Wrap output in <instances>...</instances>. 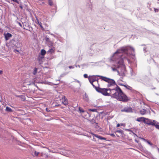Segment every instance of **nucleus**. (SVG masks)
Wrapping results in <instances>:
<instances>
[{"mask_svg": "<svg viewBox=\"0 0 159 159\" xmlns=\"http://www.w3.org/2000/svg\"><path fill=\"white\" fill-rule=\"evenodd\" d=\"M132 133L133 134V135H134V137H135V136H136L137 137H138V136H137V135L135 134L134 132H132Z\"/></svg>", "mask_w": 159, "mask_h": 159, "instance_id": "obj_47", "label": "nucleus"}, {"mask_svg": "<svg viewBox=\"0 0 159 159\" xmlns=\"http://www.w3.org/2000/svg\"><path fill=\"white\" fill-rule=\"evenodd\" d=\"M114 132L115 133H119L121 134V135L122 136L124 134V131L121 129L116 130Z\"/></svg>", "mask_w": 159, "mask_h": 159, "instance_id": "obj_21", "label": "nucleus"}, {"mask_svg": "<svg viewBox=\"0 0 159 159\" xmlns=\"http://www.w3.org/2000/svg\"><path fill=\"white\" fill-rule=\"evenodd\" d=\"M143 51L144 52H147V48L146 47H144L143 48Z\"/></svg>", "mask_w": 159, "mask_h": 159, "instance_id": "obj_45", "label": "nucleus"}, {"mask_svg": "<svg viewBox=\"0 0 159 159\" xmlns=\"http://www.w3.org/2000/svg\"><path fill=\"white\" fill-rule=\"evenodd\" d=\"M83 99L85 101L89 102V98L88 95L86 93H85L84 95H83Z\"/></svg>", "mask_w": 159, "mask_h": 159, "instance_id": "obj_15", "label": "nucleus"}, {"mask_svg": "<svg viewBox=\"0 0 159 159\" xmlns=\"http://www.w3.org/2000/svg\"><path fill=\"white\" fill-rule=\"evenodd\" d=\"M109 84L111 87L116 85H114V84Z\"/></svg>", "mask_w": 159, "mask_h": 159, "instance_id": "obj_50", "label": "nucleus"}, {"mask_svg": "<svg viewBox=\"0 0 159 159\" xmlns=\"http://www.w3.org/2000/svg\"><path fill=\"white\" fill-rule=\"evenodd\" d=\"M69 73V72H65L62 73L61 75L59 78V80H58L59 81H60V80L61 79V78L64 77L66 75H67Z\"/></svg>", "mask_w": 159, "mask_h": 159, "instance_id": "obj_22", "label": "nucleus"}, {"mask_svg": "<svg viewBox=\"0 0 159 159\" xmlns=\"http://www.w3.org/2000/svg\"><path fill=\"white\" fill-rule=\"evenodd\" d=\"M46 111H47V112H50V110H49L48 109V108H46Z\"/></svg>", "mask_w": 159, "mask_h": 159, "instance_id": "obj_54", "label": "nucleus"}, {"mask_svg": "<svg viewBox=\"0 0 159 159\" xmlns=\"http://www.w3.org/2000/svg\"><path fill=\"white\" fill-rule=\"evenodd\" d=\"M122 86H124L125 87L126 86V85H125V84H122Z\"/></svg>", "mask_w": 159, "mask_h": 159, "instance_id": "obj_63", "label": "nucleus"}, {"mask_svg": "<svg viewBox=\"0 0 159 159\" xmlns=\"http://www.w3.org/2000/svg\"><path fill=\"white\" fill-rule=\"evenodd\" d=\"M6 111L8 112H12L13 111V110L10 107L7 106L6 108Z\"/></svg>", "mask_w": 159, "mask_h": 159, "instance_id": "obj_23", "label": "nucleus"}, {"mask_svg": "<svg viewBox=\"0 0 159 159\" xmlns=\"http://www.w3.org/2000/svg\"><path fill=\"white\" fill-rule=\"evenodd\" d=\"M38 24H39V25H40L41 28L43 29V26H42V24L40 22V23H39V22H38Z\"/></svg>", "mask_w": 159, "mask_h": 159, "instance_id": "obj_40", "label": "nucleus"}, {"mask_svg": "<svg viewBox=\"0 0 159 159\" xmlns=\"http://www.w3.org/2000/svg\"><path fill=\"white\" fill-rule=\"evenodd\" d=\"M46 53L47 52L44 49H42L40 51V54L41 55L44 56Z\"/></svg>", "mask_w": 159, "mask_h": 159, "instance_id": "obj_19", "label": "nucleus"}, {"mask_svg": "<svg viewBox=\"0 0 159 159\" xmlns=\"http://www.w3.org/2000/svg\"><path fill=\"white\" fill-rule=\"evenodd\" d=\"M44 39L47 43V45L49 47H52L53 43L49 39L48 37L46 36L45 37Z\"/></svg>", "mask_w": 159, "mask_h": 159, "instance_id": "obj_10", "label": "nucleus"}, {"mask_svg": "<svg viewBox=\"0 0 159 159\" xmlns=\"http://www.w3.org/2000/svg\"><path fill=\"white\" fill-rule=\"evenodd\" d=\"M149 78L147 76H145L142 79H137V81L142 83H147L148 81Z\"/></svg>", "mask_w": 159, "mask_h": 159, "instance_id": "obj_9", "label": "nucleus"}, {"mask_svg": "<svg viewBox=\"0 0 159 159\" xmlns=\"http://www.w3.org/2000/svg\"><path fill=\"white\" fill-rule=\"evenodd\" d=\"M91 121H92L93 124L94 123H95L96 124V126H98V127H99V126H98V123H96V121L95 119H94L93 118L91 120Z\"/></svg>", "mask_w": 159, "mask_h": 159, "instance_id": "obj_31", "label": "nucleus"}, {"mask_svg": "<svg viewBox=\"0 0 159 159\" xmlns=\"http://www.w3.org/2000/svg\"><path fill=\"white\" fill-rule=\"evenodd\" d=\"M152 122L153 123H156L157 122V121L154 120H152Z\"/></svg>", "mask_w": 159, "mask_h": 159, "instance_id": "obj_59", "label": "nucleus"}, {"mask_svg": "<svg viewBox=\"0 0 159 159\" xmlns=\"http://www.w3.org/2000/svg\"><path fill=\"white\" fill-rule=\"evenodd\" d=\"M4 36L5 40L6 41H7L12 37V35L11 33L7 32V33H4Z\"/></svg>", "mask_w": 159, "mask_h": 159, "instance_id": "obj_11", "label": "nucleus"}, {"mask_svg": "<svg viewBox=\"0 0 159 159\" xmlns=\"http://www.w3.org/2000/svg\"><path fill=\"white\" fill-rule=\"evenodd\" d=\"M140 138L143 140H144L145 141H146L147 143L149 145H152V143L150 142L149 141L147 140H146L145 139L143 138Z\"/></svg>", "mask_w": 159, "mask_h": 159, "instance_id": "obj_29", "label": "nucleus"}, {"mask_svg": "<svg viewBox=\"0 0 159 159\" xmlns=\"http://www.w3.org/2000/svg\"><path fill=\"white\" fill-rule=\"evenodd\" d=\"M125 87L126 88H127V89H129V90H130V89H129V88H128L127 86V85H126V87Z\"/></svg>", "mask_w": 159, "mask_h": 159, "instance_id": "obj_62", "label": "nucleus"}, {"mask_svg": "<svg viewBox=\"0 0 159 159\" xmlns=\"http://www.w3.org/2000/svg\"><path fill=\"white\" fill-rule=\"evenodd\" d=\"M38 69L36 67H35L34 70V71L33 73L34 75H35L37 73Z\"/></svg>", "mask_w": 159, "mask_h": 159, "instance_id": "obj_30", "label": "nucleus"}, {"mask_svg": "<svg viewBox=\"0 0 159 159\" xmlns=\"http://www.w3.org/2000/svg\"><path fill=\"white\" fill-rule=\"evenodd\" d=\"M116 86V87L115 88L113 89L111 88L112 89H114L113 91H116L115 93L113 94L112 96L115 95L116 96V95H117V94H118L119 93H120L123 92L120 88L118 86L117 84V85Z\"/></svg>", "mask_w": 159, "mask_h": 159, "instance_id": "obj_6", "label": "nucleus"}, {"mask_svg": "<svg viewBox=\"0 0 159 159\" xmlns=\"http://www.w3.org/2000/svg\"><path fill=\"white\" fill-rule=\"evenodd\" d=\"M145 120H142V121L148 125L153 126L154 123L152 122V120L148 118H145Z\"/></svg>", "mask_w": 159, "mask_h": 159, "instance_id": "obj_8", "label": "nucleus"}, {"mask_svg": "<svg viewBox=\"0 0 159 159\" xmlns=\"http://www.w3.org/2000/svg\"><path fill=\"white\" fill-rule=\"evenodd\" d=\"M11 1H12L14 2H15L18 4H19V2L18 1V0H11Z\"/></svg>", "mask_w": 159, "mask_h": 159, "instance_id": "obj_43", "label": "nucleus"}, {"mask_svg": "<svg viewBox=\"0 0 159 159\" xmlns=\"http://www.w3.org/2000/svg\"><path fill=\"white\" fill-rule=\"evenodd\" d=\"M146 111L145 109H143L139 111V113L142 115H144L146 113Z\"/></svg>", "mask_w": 159, "mask_h": 159, "instance_id": "obj_18", "label": "nucleus"}, {"mask_svg": "<svg viewBox=\"0 0 159 159\" xmlns=\"http://www.w3.org/2000/svg\"><path fill=\"white\" fill-rule=\"evenodd\" d=\"M130 75L132 76H134L136 75V73L134 72L132 69L130 70Z\"/></svg>", "mask_w": 159, "mask_h": 159, "instance_id": "obj_27", "label": "nucleus"}, {"mask_svg": "<svg viewBox=\"0 0 159 159\" xmlns=\"http://www.w3.org/2000/svg\"><path fill=\"white\" fill-rule=\"evenodd\" d=\"M125 129L126 131H130L131 132H132H132H133L132 130H131L130 129Z\"/></svg>", "mask_w": 159, "mask_h": 159, "instance_id": "obj_37", "label": "nucleus"}, {"mask_svg": "<svg viewBox=\"0 0 159 159\" xmlns=\"http://www.w3.org/2000/svg\"><path fill=\"white\" fill-rule=\"evenodd\" d=\"M120 124L118 123V124L117 125H116V127H120Z\"/></svg>", "mask_w": 159, "mask_h": 159, "instance_id": "obj_49", "label": "nucleus"}, {"mask_svg": "<svg viewBox=\"0 0 159 159\" xmlns=\"http://www.w3.org/2000/svg\"><path fill=\"white\" fill-rule=\"evenodd\" d=\"M84 78H88V75L87 74H85L84 75Z\"/></svg>", "mask_w": 159, "mask_h": 159, "instance_id": "obj_42", "label": "nucleus"}, {"mask_svg": "<svg viewBox=\"0 0 159 159\" xmlns=\"http://www.w3.org/2000/svg\"><path fill=\"white\" fill-rule=\"evenodd\" d=\"M109 135L114 138L116 137L115 135L114 134H109Z\"/></svg>", "mask_w": 159, "mask_h": 159, "instance_id": "obj_44", "label": "nucleus"}, {"mask_svg": "<svg viewBox=\"0 0 159 159\" xmlns=\"http://www.w3.org/2000/svg\"><path fill=\"white\" fill-rule=\"evenodd\" d=\"M134 52V49L129 46L121 47L117 49L110 58V61L114 62L113 65L116 67L112 68V70L117 71L118 74L120 73L122 76L125 75V67L124 59L125 58L123 57L122 54H125L128 56L130 55L134 56L133 53Z\"/></svg>", "mask_w": 159, "mask_h": 159, "instance_id": "obj_1", "label": "nucleus"}, {"mask_svg": "<svg viewBox=\"0 0 159 159\" xmlns=\"http://www.w3.org/2000/svg\"><path fill=\"white\" fill-rule=\"evenodd\" d=\"M122 112H124L126 113H131L133 112V110L131 107H125L124 109L121 110Z\"/></svg>", "mask_w": 159, "mask_h": 159, "instance_id": "obj_7", "label": "nucleus"}, {"mask_svg": "<svg viewBox=\"0 0 159 159\" xmlns=\"http://www.w3.org/2000/svg\"><path fill=\"white\" fill-rule=\"evenodd\" d=\"M68 68L70 69H74V67L73 66H68Z\"/></svg>", "mask_w": 159, "mask_h": 159, "instance_id": "obj_46", "label": "nucleus"}, {"mask_svg": "<svg viewBox=\"0 0 159 159\" xmlns=\"http://www.w3.org/2000/svg\"><path fill=\"white\" fill-rule=\"evenodd\" d=\"M27 27L28 28L27 29H26V30H29L30 32H32L33 31V28L30 25H28Z\"/></svg>", "mask_w": 159, "mask_h": 159, "instance_id": "obj_20", "label": "nucleus"}, {"mask_svg": "<svg viewBox=\"0 0 159 159\" xmlns=\"http://www.w3.org/2000/svg\"><path fill=\"white\" fill-rule=\"evenodd\" d=\"M17 23L18 24V25H19V26L21 27L22 28H23L22 25V24L20 22L17 21Z\"/></svg>", "mask_w": 159, "mask_h": 159, "instance_id": "obj_41", "label": "nucleus"}, {"mask_svg": "<svg viewBox=\"0 0 159 159\" xmlns=\"http://www.w3.org/2000/svg\"><path fill=\"white\" fill-rule=\"evenodd\" d=\"M44 58V56H40L39 55L38 57V60L39 61H41L42 59Z\"/></svg>", "mask_w": 159, "mask_h": 159, "instance_id": "obj_25", "label": "nucleus"}, {"mask_svg": "<svg viewBox=\"0 0 159 159\" xmlns=\"http://www.w3.org/2000/svg\"><path fill=\"white\" fill-rule=\"evenodd\" d=\"M153 126H155L157 129H159V125L154 123Z\"/></svg>", "mask_w": 159, "mask_h": 159, "instance_id": "obj_35", "label": "nucleus"}, {"mask_svg": "<svg viewBox=\"0 0 159 159\" xmlns=\"http://www.w3.org/2000/svg\"><path fill=\"white\" fill-rule=\"evenodd\" d=\"M15 96L18 98H20L22 101H25V95H15Z\"/></svg>", "mask_w": 159, "mask_h": 159, "instance_id": "obj_17", "label": "nucleus"}, {"mask_svg": "<svg viewBox=\"0 0 159 159\" xmlns=\"http://www.w3.org/2000/svg\"><path fill=\"white\" fill-rule=\"evenodd\" d=\"M48 3L50 6H52L53 5V2L51 0H48Z\"/></svg>", "mask_w": 159, "mask_h": 159, "instance_id": "obj_32", "label": "nucleus"}, {"mask_svg": "<svg viewBox=\"0 0 159 159\" xmlns=\"http://www.w3.org/2000/svg\"><path fill=\"white\" fill-rule=\"evenodd\" d=\"M55 52V48L52 47L47 52V54L51 55Z\"/></svg>", "mask_w": 159, "mask_h": 159, "instance_id": "obj_14", "label": "nucleus"}, {"mask_svg": "<svg viewBox=\"0 0 159 159\" xmlns=\"http://www.w3.org/2000/svg\"><path fill=\"white\" fill-rule=\"evenodd\" d=\"M79 111L80 113H83L84 112V109L80 107H79Z\"/></svg>", "mask_w": 159, "mask_h": 159, "instance_id": "obj_28", "label": "nucleus"}, {"mask_svg": "<svg viewBox=\"0 0 159 159\" xmlns=\"http://www.w3.org/2000/svg\"><path fill=\"white\" fill-rule=\"evenodd\" d=\"M97 76L100 77V79H101L102 80L107 82L109 84H114V85H117V84H116L115 81L113 79L102 76Z\"/></svg>", "mask_w": 159, "mask_h": 159, "instance_id": "obj_5", "label": "nucleus"}, {"mask_svg": "<svg viewBox=\"0 0 159 159\" xmlns=\"http://www.w3.org/2000/svg\"><path fill=\"white\" fill-rule=\"evenodd\" d=\"M39 153V152H37L36 151L34 152V155L36 157L38 156Z\"/></svg>", "mask_w": 159, "mask_h": 159, "instance_id": "obj_36", "label": "nucleus"}, {"mask_svg": "<svg viewBox=\"0 0 159 159\" xmlns=\"http://www.w3.org/2000/svg\"><path fill=\"white\" fill-rule=\"evenodd\" d=\"M116 95L112 96V97L113 98L116 99L118 101L126 102L129 100L126 95L123 92L117 94Z\"/></svg>", "mask_w": 159, "mask_h": 159, "instance_id": "obj_3", "label": "nucleus"}, {"mask_svg": "<svg viewBox=\"0 0 159 159\" xmlns=\"http://www.w3.org/2000/svg\"><path fill=\"white\" fill-rule=\"evenodd\" d=\"M89 82L93 86V88H94L96 90H97V88H98V87L96 86L93 84V82L90 79V78H89Z\"/></svg>", "mask_w": 159, "mask_h": 159, "instance_id": "obj_16", "label": "nucleus"}, {"mask_svg": "<svg viewBox=\"0 0 159 159\" xmlns=\"http://www.w3.org/2000/svg\"><path fill=\"white\" fill-rule=\"evenodd\" d=\"M20 36H16L14 38L11 39L9 41L10 45L12 47L17 48L20 46Z\"/></svg>", "mask_w": 159, "mask_h": 159, "instance_id": "obj_4", "label": "nucleus"}, {"mask_svg": "<svg viewBox=\"0 0 159 159\" xmlns=\"http://www.w3.org/2000/svg\"><path fill=\"white\" fill-rule=\"evenodd\" d=\"M100 85L98 84V86L96 91L98 93L102 94L103 95L106 96H111V93H109L108 91L111 92L114 90V89H112L111 88H101L100 87Z\"/></svg>", "mask_w": 159, "mask_h": 159, "instance_id": "obj_2", "label": "nucleus"}, {"mask_svg": "<svg viewBox=\"0 0 159 159\" xmlns=\"http://www.w3.org/2000/svg\"><path fill=\"white\" fill-rule=\"evenodd\" d=\"M19 7H20V8H21V9H23V6H22V5H20L19 6Z\"/></svg>", "mask_w": 159, "mask_h": 159, "instance_id": "obj_51", "label": "nucleus"}, {"mask_svg": "<svg viewBox=\"0 0 159 159\" xmlns=\"http://www.w3.org/2000/svg\"><path fill=\"white\" fill-rule=\"evenodd\" d=\"M121 126H123L124 127L125 126V124L121 123L120 125Z\"/></svg>", "mask_w": 159, "mask_h": 159, "instance_id": "obj_53", "label": "nucleus"}, {"mask_svg": "<svg viewBox=\"0 0 159 159\" xmlns=\"http://www.w3.org/2000/svg\"><path fill=\"white\" fill-rule=\"evenodd\" d=\"M62 103L65 105L68 104V102L67 99L64 98L63 101H62Z\"/></svg>", "mask_w": 159, "mask_h": 159, "instance_id": "obj_26", "label": "nucleus"}, {"mask_svg": "<svg viewBox=\"0 0 159 159\" xmlns=\"http://www.w3.org/2000/svg\"><path fill=\"white\" fill-rule=\"evenodd\" d=\"M27 25H24L23 24V29H24V30H25L26 29L25 28V27H24V26H25V27H26V26H27Z\"/></svg>", "mask_w": 159, "mask_h": 159, "instance_id": "obj_48", "label": "nucleus"}, {"mask_svg": "<svg viewBox=\"0 0 159 159\" xmlns=\"http://www.w3.org/2000/svg\"><path fill=\"white\" fill-rule=\"evenodd\" d=\"M88 110H89V111H92V112H97V110L96 109H89Z\"/></svg>", "mask_w": 159, "mask_h": 159, "instance_id": "obj_33", "label": "nucleus"}, {"mask_svg": "<svg viewBox=\"0 0 159 159\" xmlns=\"http://www.w3.org/2000/svg\"><path fill=\"white\" fill-rule=\"evenodd\" d=\"M97 76H100V75H93L92 76V77L90 78V79L93 82H94L95 81L97 82V84H98H98H99L98 83V80L99 79L96 78V77H98Z\"/></svg>", "mask_w": 159, "mask_h": 159, "instance_id": "obj_12", "label": "nucleus"}, {"mask_svg": "<svg viewBox=\"0 0 159 159\" xmlns=\"http://www.w3.org/2000/svg\"><path fill=\"white\" fill-rule=\"evenodd\" d=\"M75 66L76 67H78L79 68H80V66L79 65H75Z\"/></svg>", "mask_w": 159, "mask_h": 159, "instance_id": "obj_55", "label": "nucleus"}, {"mask_svg": "<svg viewBox=\"0 0 159 159\" xmlns=\"http://www.w3.org/2000/svg\"><path fill=\"white\" fill-rule=\"evenodd\" d=\"M145 118V117H140L136 119V121L138 122H140L141 121H142V120H145L144 119Z\"/></svg>", "mask_w": 159, "mask_h": 159, "instance_id": "obj_24", "label": "nucleus"}, {"mask_svg": "<svg viewBox=\"0 0 159 159\" xmlns=\"http://www.w3.org/2000/svg\"><path fill=\"white\" fill-rule=\"evenodd\" d=\"M116 91H112L111 93V92L110 91H109V93H111V95L110 96L111 97V98H113V97H112V95H113V93H115V92Z\"/></svg>", "mask_w": 159, "mask_h": 159, "instance_id": "obj_38", "label": "nucleus"}, {"mask_svg": "<svg viewBox=\"0 0 159 159\" xmlns=\"http://www.w3.org/2000/svg\"><path fill=\"white\" fill-rule=\"evenodd\" d=\"M107 86L108 87H111V86L110 85V84H109L108 83L107 84Z\"/></svg>", "mask_w": 159, "mask_h": 159, "instance_id": "obj_58", "label": "nucleus"}, {"mask_svg": "<svg viewBox=\"0 0 159 159\" xmlns=\"http://www.w3.org/2000/svg\"><path fill=\"white\" fill-rule=\"evenodd\" d=\"M32 84H34L35 86H36L37 87H38V86L35 84V83L34 82H33L32 83Z\"/></svg>", "mask_w": 159, "mask_h": 159, "instance_id": "obj_52", "label": "nucleus"}, {"mask_svg": "<svg viewBox=\"0 0 159 159\" xmlns=\"http://www.w3.org/2000/svg\"><path fill=\"white\" fill-rule=\"evenodd\" d=\"M154 11L155 12H158L159 11V9L154 8Z\"/></svg>", "mask_w": 159, "mask_h": 159, "instance_id": "obj_39", "label": "nucleus"}, {"mask_svg": "<svg viewBox=\"0 0 159 159\" xmlns=\"http://www.w3.org/2000/svg\"><path fill=\"white\" fill-rule=\"evenodd\" d=\"M26 120H30V121H31V119L30 118H27V119H26Z\"/></svg>", "mask_w": 159, "mask_h": 159, "instance_id": "obj_60", "label": "nucleus"}, {"mask_svg": "<svg viewBox=\"0 0 159 159\" xmlns=\"http://www.w3.org/2000/svg\"><path fill=\"white\" fill-rule=\"evenodd\" d=\"M91 134L93 135L94 136H95L98 139H99L101 140H105L106 141H107V139L106 138L103 137L101 136L98 135L97 134H94L93 133H92Z\"/></svg>", "mask_w": 159, "mask_h": 159, "instance_id": "obj_13", "label": "nucleus"}, {"mask_svg": "<svg viewBox=\"0 0 159 159\" xmlns=\"http://www.w3.org/2000/svg\"><path fill=\"white\" fill-rule=\"evenodd\" d=\"M15 50H16V52H19V51L18 50H17V49H15Z\"/></svg>", "mask_w": 159, "mask_h": 159, "instance_id": "obj_64", "label": "nucleus"}, {"mask_svg": "<svg viewBox=\"0 0 159 159\" xmlns=\"http://www.w3.org/2000/svg\"><path fill=\"white\" fill-rule=\"evenodd\" d=\"M91 7H92V5L91 4L90 5H89V7H90L91 8V10L92 9Z\"/></svg>", "mask_w": 159, "mask_h": 159, "instance_id": "obj_61", "label": "nucleus"}, {"mask_svg": "<svg viewBox=\"0 0 159 159\" xmlns=\"http://www.w3.org/2000/svg\"><path fill=\"white\" fill-rule=\"evenodd\" d=\"M16 144L18 145H20L21 144V142H20V141H18V140H16Z\"/></svg>", "mask_w": 159, "mask_h": 159, "instance_id": "obj_34", "label": "nucleus"}, {"mask_svg": "<svg viewBox=\"0 0 159 159\" xmlns=\"http://www.w3.org/2000/svg\"><path fill=\"white\" fill-rule=\"evenodd\" d=\"M134 140L137 143L139 142V141L136 139H135Z\"/></svg>", "mask_w": 159, "mask_h": 159, "instance_id": "obj_56", "label": "nucleus"}, {"mask_svg": "<svg viewBox=\"0 0 159 159\" xmlns=\"http://www.w3.org/2000/svg\"><path fill=\"white\" fill-rule=\"evenodd\" d=\"M3 72V71L0 70V75L2 74Z\"/></svg>", "mask_w": 159, "mask_h": 159, "instance_id": "obj_57", "label": "nucleus"}]
</instances>
